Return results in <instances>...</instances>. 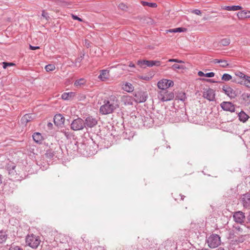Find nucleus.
Listing matches in <instances>:
<instances>
[{
  "instance_id": "1",
  "label": "nucleus",
  "mask_w": 250,
  "mask_h": 250,
  "mask_svg": "<svg viewBox=\"0 0 250 250\" xmlns=\"http://www.w3.org/2000/svg\"><path fill=\"white\" fill-rule=\"evenodd\" d=\"M40 237L33 234L28 235L26 238V243L32 248L36 249L41 243Z\"/></svg>"
},
{
  "instance_id": "2",
  "label": "nucleus",
  "mask_w": 250,
  "mask_h": 250,
  "mask_svg": "<svg viewBox=\"0 0 250 250\" xmlns=\"http://www.w3.org/2000/svg\"><path fill=\"white\" fill-rule=\"evenodd\" d=\"M206 242L209 248H215L220 244V237L216 234H212L207 238Z\"/></svg>"
},
{
  "instance_id": "3",
  "label": "nucleus",
  "mask_w": 250,
  "mask_h": 250,
  "mask_svg": "<svg viewBox=\"0 0 250 250\" xmlns=\"http://www.w3.org/2000/svg\"><path fill=\"white\" fill-rule=\"evenodd\" d=\"M71 129L74 131L81 130L84 128V120L78 117L74 120L71 125Z\"/></svg>"
},
{
  "instance_id": "4",
  "label": "nucleus",
  "mask_w": 250,
  "mask_h": 250,
  "mask_svg": "<svg viewBox=\"0 0 250 250\" xmlns=\"http://www.w3.org/2000/svg\"><path fill=\"white\" fill-rule=\"evenodd\" d=\"M104 104L100 108V112L103 115H106L112 113L116 109L111 104H108L105 100Z\"/></svg>"
},
{
  "instance_id": "5",
  "label": "nucleus",
  "mask_w": 250,
  "mask_h": 250,
  "mask_svg": "<svg viewBox=\"0 0 250 250\" xmlns=\"http://www.w3.org/2000/svg\"><path fill=\"white\" fill-rule=\"evenodd\" d=\"M98 123L97 120L91 116L87 117L84 120V127L92 128L97 125Z\"/></svg>"
},
{
  "instance_id": "6",
  "label": "nucleus",
  "mask_w": 250,
  "mask_h": 250,
  "mask_svg": "<svg viewBox=\"0 0 250 250\" xmlns=\"http://www.w3.org/2000/svg\"><path fill=\"white\" fill-rule=\"evenodd\" d=\"M203 96L209 101H213L215 100V91L210 88H204Z\"/></svg>"
},
{
  "instance_id": "7",
  "label": "nucleus",
  "mask_w": 250,
  "mask_h": 250,
  "mask_svg": "<svg viewBox=\"0 0 250 250\" xmlns=\"http://www.w3.org/2000/svg\"><path fill=\"white\" fill-rule=\"evenodd\" d=\"M137 64L143 67L144 65L149 67H152L154 65L159 66L161 64V62L159 61H148V60H139Z\"/></svg>"
},
{
  "instance_id": "8",
  "label": "nucleus",
  "mask_w": 250,
  "mask_h": 250,
  "mask_svg": "<svg viewBox=\"0 0 250 250\" xmlns=\"http://www.w3.org/2000/svg\"><path fill=\"white\" fill-rule=\"evenodd\" d=\"M174 97V93L172 92H168L166 91L161 92L160 97H159L163 102L168 101L172 100Z\"/></svg>"
},
{
  "instance_id": "9",
  "label": "nucleus",
  "mask_w": 250,
  "mask_h": 250,
  "mask_svg": "<svg viewBox=\"0 0 250 250\" xmlns=\"http://www.w3.org/2000/svg\"><path fill=\"white\" fill-rule=\"evenodd\" d=\"M134 97L135 101L137 103H143L146 100L147 94L146 92H138L135 94Z\"/></svg>"
},
{
  "instance_id": "10",
  "label": "nucleus",
  "mask_w": 250,
  "mask_h": 250,
  "mask_svg": "<svg viewBox=\"0 0 250 250\" xmlns=\"http://www.w3.org/2000/svg\"><path fill=\"white\" fill-rule=\"evenodd\" d=\"M241 202L244 208H250V193H246L241 196Z\"/></svg>"
},
{
  "instance_id": "11",
  "label": "nucleus",
  "mask_w": 250,
  "mask_h": 250,
  "mask_svg": "<svg viewBox=\"0 0 250 250\" xmlns=\"http://www.w3.org/2000/svg\"><path fill=\"white\" fill-rule=\"evenodd\" d=\"M108 104L117 109L119 106V101L118 97L115 95H111L109 97L107 100H105Z\"/></svg>"
},
{
  "instance_id": "12",
  "label": "nucleus",
  "mask_w": 250,
  "mask_h": 250,
  "mask_svg": "<svg viewBox=\"0 0 250 250\" xmlns=\"http://www.w3.org/2000/svg\"><path fill=\"white\" fill-rule=\"evenodd\" d=\"M220 105L224 110L231 112H235V106L231 102H223Z\"/></svg>"
},
{
  "instance_id": "13",
  "label": "nucleus",
  "mask_w": 250,
  "mask_h": 250,
  "mask_svg": "<svg viewBox=\"0 0 250 250\" xmlns=\"http://www.w3.org/2000/svg\"><path fill=\"white\" fill-rule=\"evenodd\" d=\"M222 90L226 95L231 99L234 98L237 96L235 91L228 85L223 86Z\"/></svg>"
},
{
  "instance_id": "14",
  "label": "nucleus",
  "mask_w": 250,
  "mask_h": 250,
  "mask_svg": "<svg viewBox=\"0 0 250 250\" xmlns=\"http://www.w3.org/2000/svg\"><path fill=\"white\" fill-rule=\"evenodd\" d=\"M233 217L234 220L238 223L242 224L244 222L245 216L244 213L242 211L235 212Z\"/></svg>"
},
{
  "instance_id": "15",
  "label": "nucleus",
  "mask_w": 250,
  "mask_h": 250,
  "mask_svg": "<svg viewBox=\"0 0 250 250\" xmlns=\"http://www.w3.org/2000/svg\"><path fill=\"white\" fill-rule=\"evenodd\" d=\"M65 121V118L61 114H56L54 117V124L58 126H61L63 124Z\"/></svg>"
},
{
  "instance_id": "16",
  "label": "nucleus",
  "mask_w": 250,
  "mask_h": 250,
  "mask_svg": "<svg viewBox=\"0 0 250 250\" xmlns=\"http://www.w3.org/2000/svg\"><path fill=\"white\" fill-rule=\"evenodd\" d=\"M142 121L143 122L144 125L148 127L151 126L153 124V120L149 116H144L142 118Z\"/></svg>"
},
{
  "instance_id": "17",
  "label": "nucleus",
  "mask_w": 250,
  "mask_h": 250,
  "mask_svg": "<svg viewBox=\"0 0 250 250\" xmlns=\"http://www.w3.org/2000/svg\"><path fill=\"white\" fill-rule=\"evenodd\" d=\"M109 72L108 70L105 69L101 70L98 78L102 81L106 80L109 77Z\"/></svg>"
},
{
  "instance_id": "18",
  "label": "nucleus",
  "mask_w": 250,
  "mask_h": 250,
  "mask_svg": "<svg viewBox=\"0 0 250 250\" xmlns=\"http://www.w3.org/2000/svg\"><path fill=\"white\" fill-rule=\"evenodd\" d=\"M167 79H163L160 81L158 82L157 83L158 87L159 89H161L162 90L161 92L163 91H166L167 86Z\"/></svg>"
},
{
  "instance_id": "19",
  "label": "nucleus",
  "mask_w": 250,
  "mask_h": 250,
  "mask_svg": "<svg viewBox=\"0 0 250 250\" xmlns=\"http://www.w3.org/2000/svg\"><path fill=\"white\" fill-rule=\"evenodd\" d=\"M32 114H26L24 115L21 119V123L22 125H26L27 123L31 120H32L34 118Z\"/></svg>"
},
{
  "instance_id": "20",
  "label": "nucleus",
  "mask_w": 250,
  "mask_h": 250,
  "mask_svg": "<svg viewBox=\"0 0 250 250\" xmlns=\"http://www.w3.org/2000/svg\"><path fill=\"white\" fill-rule=\"evenodd\" d=\"M233 82H235L237 83H240L241 84H243L245 85L247 87L250 88V76H246V77L241 82H237L235 80H233Z\"/></svg>"
},
{
  "instance_id": "21",
  "label": "nucleus",
  "mask_w": 250,
  "mask_h": 250,
  "mask_svg": "<svg viewBox=\"0 0 250 250\" xmlns=\"http://www.w3.org/2000/svg\"><path fill=\"white\" fill-rule=\"evenodd\" d=\"M34 141L39 144H41L43 138L42 134L39 132H35L32 135Z\"/></svg>"
},
{
  "instance_id": "22",
  "label": "nucleus",
  "mask_w": 250,
  "mask_h": 250,
  "mask_svg": "<svg viewBox=\"0 0 250 250\" xmlns=\"http://www.w3.org/2000/svg\"><path fill=\"white\" fill-rule=\"evenodd\" d=\"M238 116L240 121L243 123L246 122L249 118V116L243 111H241L239 112L238 114Z\"/></svg>"
},
{
  "instance_id": "23",
  "label": "nucleus",
  "mask_w": 250,
  "mask_h": 250,
  "mask_svg": "<svg viewBox=\"0 0 250 250\" xmlns=\"http://www.w3.org/2000/svg\"><path fill=\"white\" fill-rule=\"evenodd\" d=\"M123 88L124 90L131 92L133 91L134 87L132 84L129 83H126L123 85Z\"/></svg>"
},
{
  "instance_id": "24",
  "label": "nucleus",
  "mask_w": 250,
  "mask_h": 250,
  "mask_svg": "<svg viewBox=\"0 0 250 250\" xmlns=\"http://www.w3.org/2000/svg\"><path fill=\"white\" fill-rule=\"evenodd\" d=\"M224 9L228 11H237L242 9V7L239 5L226 6L223 8Z\"/></svg>"
},
{
  "instance_id": "25",
  "label": "nucleus",
  "mask_w": 250,
  "mask_h": 250,
  "mask_svg": "<svg viewBox=\"0 0 250 250\" xmlns=\"http://www.w3.org/2000/svg\"><path fill=\"white\" fill-rule=\"evenodd\" d=\"M213 62L214 63H220V65L222 67H227L229 65L227 61L225 60L214 59Z\"/></svg>"
},
{
  "instance_id": "26",
  "label": "nucleus",
  "mask_w": 250,
  "mask_h": 250,
  "mask_svg": "<svg viewBox=\"0 0 250 250\" xmlns=\"http://www.w3.org/2000/svg\"><path fill=\"white\" fill-rule=\"evenodd\" d=\"M248 13L250 14V11H249ZM237 16L238 18L240 19L250 18V15H248V12L245 10L239 12L237 13Z\"/></svg>"
},
{
  "instance_id": "27",
  "label": "nucleus",
  "mask_w": 250,
  "mask_h": 250,
  "mask_svg": "<svg viewBox=\"0 0 250 250\" xmlns=\"http://www.w3.org/2000/svg\"><path fill=\"white\" fill-rule=\"evenodd\" d=\"M241 99L247 104H250V94L244 93L241 96Z\"/></svg>"
},
{
  "instance_id": "28",
  "label": "nucleus",
  "mask_w": 250,
  "mask_h": 250,
  "mask_svg": "<svg viewBox=\"0 0 250 250\" xmlns=\"http://www.w3.org/2000/svg\"><path fill=\"white\" fill-rule=\"evenodd\" d=\"M74 93L73 92L63 93L62 95V98L64 100H68L74 97Z\"/></svg>"
},
{
  "instance_id": "29",
  "label": "nucleus",
  "mask_w": 250,
  "mask_h": 250,
  "mask_svg": "<svg viewBox=\"0 0 250 250\" xmlns=\"http://www.w3.org/2000/svg\"><path fill=\"white\" fill-rule=\"evenodd\" d=\"M85 80L84 79H80L76 80L74 83V85L77 87H80L83 85L85 84Z\"/></svg>"
},
{
  "instance_id": "30",
  "label": "nucleus",
  "mask_w": 250,
  "mask_h": 250,
  "mask_svg": "<svg viewBox=\"0 0 250 250\" xmlns=\"http://www.w3.org/2000/svg\"><path fill=\"white\" fill-rule=\"evenodd\" d=\"M141 3L144 6H147L152 8H155L157 7V4L156 3L148 2L146 1H142Z\"/></svg>"
},
{
  "instance_id": "31",
  "label": "nucleus",
  "mask_w": 250,
  "mask_h": 250,
  "mask_svg": "<svg viewBox=\"0 0 250 250\" xmlns=\"http://www.w3.org/2000/svg\"><path fill=\"white\" fill-rule=\"evenodd\" d=\"M7 239V234L4 231H0V243L4 242Z\"/></svg>"
},
{
  "instance_id": "32",
  "label": "nucleus",
  "mask_w": 250,
  "mask_h": 250,
  "mask_svg": "<svg viewBox=\"0 0 250 250\" xmlns=\"http://www.w3.org/2000/svg\"><path fill=\"white\" fill-rule=\"evenodd\" d=\"M232 79V76L227 73L224 74L222 77V80L224 81H229Z\"/></svg>"
},
{
  "instance_id": "33",
  "label": "nucleus",
  "mask_w": 250,
  "mask_h": 250,
  "mask_svg": "<svg viewBox=\"0 0 250 250\" xmlns=\"http://www.w3.org/2000/svg\"><path fill=\"white\" fill-rule=\"evenodd\" d=\"M220 43L223 46H227L230 43V40L229 39H223L220 42Z\"/></svg>"
},
{
  "instance_id": "34",
  "label": "nucleus",
  "mask_w": 250,
  "mask_h": 250,
  "mask_svg": "<svg viewBox=\"0 0 250 250\" xmlns=\"http://www.w3.org/2000/svg\"><path fill=\"white\" fill-rule=\"evenodd\" d=\"M45 69L47 72H49L54 70L55 66L54 64H49L45 66Z\"/></svg>"
},
{
  "instance_id": "35",
  "label": "nucleus",
  "mask_w": 250,
  "mask_h": 250,
  "mask_svg": "<svg viewBox=\"0 0 250 250\" xmlns=\"http://www.w3.org/2000/svg\"><path fill=\"white\" fill-rule=\"evenodd\" d=\"M184 66L183 65H180L178 64H174L171 66V69L173 70H175L176 69H184Z\"/></svg>"
},
{
  "instance_id": "36",
  "label": "nucleus",
  "mask_w": 250,
  "mask_h": 250,
  "mask_svg": "<svg viewBox=\"0 0 250 250\" xmlns=\"http://www.w3.org/2000/svg\"><path fill=\"white\" fill-rule=\"evenodd\" d=\"M84 55V54L83 53V54H81L80 57H78L76 59L75 62V64L76 66H77V64L78 63H80L82 62V61L83 59Z\"/></svg>"
},
{
  "instance_id": "37",
  "label": "nucleus",
  "mask_w": 250,
  "mask_h": 250,
  "mask_svg": "<svg viewBox=\"0 0 250 250\" xmlns=\"http://www.w3.org/2000/svg\"><path fill=\"white\" fill-rule=\"evenodd\" d=\"M166 146H161L160 147H158V148H156L154 150V153H155V151L157 150L158 149H160L161 150H163L165 148V147H166L167 148H170V146L169 145H168L167 143H165Z\"/></svg>"
},
{
  "instance_id": "38",
  "label": "nucleus",
  "mask_w": 250,
  "mask_h": 250,
  "mask_svg": "<svg viewBox=\"0 0 250 250\" xmlns=\"http://www.w3.org/2000/svg\"><path fill=\"white\" fill-rule=\"evenodd\" d=\"M3 68L6 69L8 66H13L15 64L12 62H3Z\"/></svg>"
},
{
  "instance_id": "39",
  "label": "nucleus",
  "mask_w": 250,
  "mask_h": 250,
  "mask_svg": "<svg viewBox=\"0 0 250 250\" xmlns=\"http://www.w3.org/2000/svg\"><path fill=\"white\" fill-rule=\"evenodd\" d=\"M9 250H22V249L19 246L12 245L9 249Z\"/></svg>"
},
{
  "instance_id": "40",
  "label": "nucleus",
  "mask_w": 250,
  "mask_h": 250,
  "mask_svg": "<svg viewBox=\"0 0 250 250\" xmlns=\"http://www.w3.org/2000/svg\"><path fill=\"white\" fill-rule=\"evenodd\" d=\"M118 7L123 10H125L127 8L126 5L124 3H121L119 4Z\"/></svg>"
},
{
  "instance_id": "41",
  "label": "nucleus",
  "mask_w": 250,
  "mask_h": 250,
  "mask_svg": "<svg viewBox=\"0 0 250 250\" xmlns=\"http://www.w3.org/2000/svg\"><path fill=\"white\" fill-rule=\"evenodd\" d=\"M42 16L46 20H48L49 18V16H48V14L45 12L44 10H43L42 11Z\"/></svg>"
},
{
  "instance_id": "42",
  "label": "nucleus",
  "mask_w": 250,
  "mask_h": 250,
  "mask_svg": "<svg viewBox=\"0 0 250 250\" xmlns=\"http://www.w3.org/2000/svg\"><path fill=\"white\" fill-rule=\"evenodd\" d=\"M179 98L181 101H184L186 98V94L185 93L180 94Z\"/></svg>"
},
{
  "instance_id": "43",
  "label": "nucleus",
  "mask_w": 250,
  "mask_h": 250,
  "mask_svg": "<svg viewBox=\"0 0 250 250\" xmlns=\"http://www.w3.org/2000/svg\"><path fill=\"white\" fill-rule=\"evenodd\" d=\"M177 32H186L187 31V29L183 27L176 28Z\"/></svg>"
},
{
  "instance_id": "44",
  "label": "nucleus",
  "mask_w": 250,
  "mask_h": 250,
  "mask_svg": "<svg viewBox=\"0 0 250 250\" xmlns=\"http://www.w3.org/2000/svg\"><path fill=\"white\" fill-rule=\"evenodd\" d=\"M178 197H181V200H183L185 196L184 195H182L181 194H179V195L175 194L173 197L174 198L175 200H178Z\"/></svg>"
},
{
  "instance_id": "45",
  "label": "nucleus",
  "mask_w": 250,
  "mask_h": 250,
  "mask_svg": "<svg viewBox=\"0 0 250 250\" xmlns=\"http://www.w3.org/2000/svg\"><path fill=\"white\" fill-rule=\"evenodd\" d=\"M214 75L215 74L213 72H209L205 74V76L208 78H211L214 77Z\"/></svg>"
},
{
  "instance_id": "46",
  "label": "nucleus",
  "mask_w": 250,
  "mask_h": 250,
  "mask_svg": "<svg viewBox=\"0 0 250 250\" xmlns=\"http://www.w3.org/2000/svg\"><path fill=\"white\" fill-rule=\"evenodd\" d=\"M236 75L240 77V78H243L244 79L247 75H245L244 73L241 72H238L236 73Z\"/></svg>"
},
{
  "instance_id": "47",
  "label": "nucleus",
  "mask_w": 250,
  "mask_h": 250,
  "mask_svg": "<svg viewBox=\"0 0 250 250\" xmlns=\"http://www.w3.org/2000/svg\"><path fill=\"white\" fill-rule=\"evenodd\" d=\"M72 17L73 20H78V21H83V20L82 19H81L80 18L78 17L76 15H72Z\"/></svg>"
},
{
  "instance_id": "48",
  "label": "nucleus",
  "mask_w": 250,
  "mask_h": 250,
  "mask_svg": "<svg viewBox=\"0 0 250 250\" xmlns=\"http://www.w3.org/2000/svg\"><path fill=\"white\" fill-rule=\"evenodd\" d=\"M167 88L170 86H172L174 84V83L173 81H171V80H167Z\"/></svg>"
},
{
  "instance_id": "49",
  "label": "nucleus",
  "mask_w": 250,
  "mask_h": 250,
  "mask_svg": "<svg viewBox=\"0 0 250 250\" xmlns=\"http://www.w3.org/2000/svg\"><path fill=\"white\" fill-rule=\"evenodd\" d=\"M192 13L197 15H201V11L200 10L198 9H195L192 11Z\"/></svg>"
},
{
  "instance_id": "50",
  "label": "nucleus",
  "mask_w": 250,
  "mask_h": 250,
  "mask_svg": "<svg viewBox=\"0 0 250 250\" xmlns=\"http://www.w3.org/2000/svg\"><path fill=\"white\" fill-rule=\"evenodd\" d=\"M167 33H168V32H169V33H177L176 29V28L170 29L169 30H167Z\"/></svg>"
},
{
  "instance_id": "51",
  "label": "nucleus",
  "mask_w": 250,
  "mask_h": 250,
  "mask_svg": "<svg viewBox=\"0 0 250 250\" xmlns=\"http://www.w3.org/2000/svg\"><path fill=\"white\" fill-rule=\"evenodd\" d=\"M29 48L31 50H36V49H39L40 48V47L39 46H32L31 45H30L29 46Z\"/></svg>"
},
{
  "instance_id": "52",
  "label": "nucleus",
  "mask_w": 250,
  "mask_h": 250,
  "mask_svg": "<svg viewBox=\"0 0 250 250\" xmlns=\"http://www.w3.org/2000/svg\"><path fill=\"white\" fill-rule=\"evenodd\" d=\"M47 127L49 129H52V127H53V124L52 123L49 122V123H48L47 125Z\"/></svg>"
},
{
  "instance_id": "53",
  "label": "nucleus",
  "mask_w": 250,
  "mask_h": 250,
  "mask_svg": "<svg viewBox=\"0 0 250 250\" xmlns=\"http://www.w3.org/2000/svg\"><path fill=\"white\" fill-rule=\"evenodd\" d=\"M198 75L200 77L205 76V73L202 71H200L198 72Z\"/></svg>"
},
{
  "instance_id": "54",
  "label": "nucleus",
  "mask_w": 250,
  "mask_h": 250,
  "mask_svg": "<svg viewBox=\"0 0 250 250\" xmlns=\"http://www.w3.org/2000/svg\"><path fill=\"white\" fill-rule=\"evenodd\" d=\"M143 80H146V81H148L149 80V78L148 77H143V76H142L141 78Z\"/></svg>"
},
{
  "instance_id": "55",
  "label": "nucleus",
  "mask_w": 250,
  "mask_h": 250,
  "mask_svg": "<svg viewBox=\"0 0 250 250\" xmlns=\"http://www.w3.org/2000/svg\"><path fill=\"white\" fill-rule=\"evenodd\" d=\"M176 60L177 59H169L168 60V62H176Z\"/></svg>"
},
{
  "instance_id": "56",
  "label": "nucleus",
  "mask_w": 250,
  "mask_h": 250,
  "mask_svg": "<svg viewBox=\"0 0 250 250\" xmlns=\"http://www.w3.org/2000/svg\"><path fill=\"white\" fill-rule=\"evenodd\" d=\"M129 66L130 67H135V64L132 62H130Z\"/></svg>"
},
{
  "instance_id": "57",
  "label": "nucleus",
  "mask_w": 250,
  "mask_h": 250,
  "mask_svg": "<svg viewBox=\"0 0 250 250\" xmlns=\"http://www.w3.org/2000/svg\"><path fill=\"white\" fill-rule=\"evenodd\" d=\"M176 62L177 63H184V62L182 60H176Z\"/></svg>"
},
{
  "instance_id": "58",
  "label": "nucleus",
  "mask_w": 250,
  "mask_h": 250,
  "mask_svg": "<svg viewBox=\"0 0 250 250\" xmlns=\"http://www.w3.org/2000/svg\"><path fill=\"white\" fill-rule=\"evenodd\" d=\"M207 81L208 82H212V83H215V81H212V80H210V79H207Z\"/></svg>"
},
{
  "instance_id": "59",
  "label": "nucleus",
  "mask_w": 250,
  "mask_h": 250,
  "mask_svg": "<svg viewBox=\"0 0 250 250\" xmlns=\"http://www.w3.org/2000/svg\"><path fill=\"white\" fill-rule=\"evenodd\" d=\"M85 45L88 47L89 46V43H87V41L86 40H85Z\"/></svg>"
},
{
  "instance_id": "60",
  "label": "nucleus",
  "mask_w": 250,
  "mask_h": 250,
  "mask_svg": "<svg viewBox=\"0 0 250 250\" xmlns=\"http://www.w3.org/2000/svg\"><path fill=\"white\" fill-rule=\"evenodd\" d=\"M2 183V177L1 175H0V185Z\"/></svg>"
},
{
  "instance_id": "61",
  "label": "nucleus",
  "mask_w": 250,
  "mask_h": 250,
  "mask_svg": "<svg viewBox=\"0 0 250 250\" xmlns=\"http://www.w3.org/2000/svg\"><path fill=\"white\" fill-rule=\"evenodd\" d=\"M248 220L249 221V222H250V213L248 216Z\"/></svg>"
},
{
  "instance_id": "62",
  "label": "nucleus",
  "mask_w": 250,
  "mask_h": 250,
  "mask_svg": "<svg viewBox=\"0 0 250 250\" xmlns=\"http://www.w3.org/2000/svg\"><path fill=\"white\" fill-rule=\"evenodd\" d=\"M125 100H126V101H127L128 100H130V98H125Z\"/></svg>"
},
{
  "instance_id": "63",
  "label": "nucleus",
  "mask_w": 250,
  "mask_h": 250,
  "mask_svg": "<svg viewBox=\"0 0 250 250\" xmlns=\"http://www.w3.org/2000/svg\"><path fill=\"white\" fill-rule=\"evenodd\" d=\"M248 15H250V14H249V13H248Z\"/></svg>"
}]
</instances>
